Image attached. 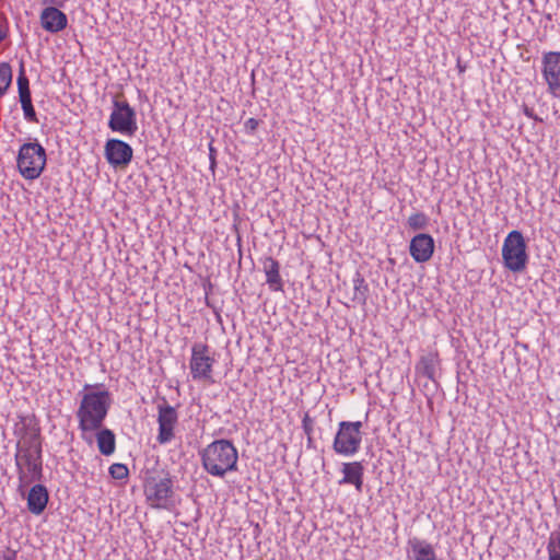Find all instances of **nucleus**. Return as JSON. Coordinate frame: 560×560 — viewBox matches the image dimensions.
Returning <instances> with one entry per match:
<instances>
[{"label":"nucleus","instance_id":"obj_1","mask_svg":"<svg viewBox=\"0 0 560 560\" xmlns=\"http://www.w3.org/2000/svg\"><path fill=\"white\" fill-rule=\"evenodd\" d=\"M84 388L86 392L82 395L77 418L82 439L91 444L95 431L103 425L112 401L107 390H90L91 385Z\"/></svg>","mask_w":560,"mask_h":560},{"label":"nucleus","instance_id":"obj_2","mask_svg":"<svg viewBox=\"0 0 560 560\" xmlns=\"http://www.w3.org/2000/svg\"><path fill=\"white\" fill-rule=\"evenodd\" d=\"M202 467L214 477H224L226 472L236 470L238 454L229 440H215L200 453Z\"/></svg>","mask_w":560,"mask_h":560},{"label":"nucleus","instance_id":"obj_3","mask_svg":"<svg viewBox=\"0 0 560 560\" xmlns=\"http://www.w3.org/2000/svg\"><path fill=\"white\" fill-rule=\"evenodd\" d=\"M46 150L38 142H27L21 145L16 165L20 174L28 180L38 178L45 170Z\"/></svg>","mask_w":560,"mask_h":560},{"label":"nucleus","instance_id":"obj_4","mask_svg":"<svg viewBox=\"0 0 560 560\" xmlns=\"http://www.w3.org/2000/svg\"><path fill=\"white\" fill-rule=\"evenodd\" d=\"M526 242L520 231L510 232L502 246L504 267L513 272H521L526 268L528 255Z\"/></svg>","mask_w":560,"mask_h":560},{"label":"nucleus","instance_id":"obj_5","mask_svg":"<svg viewBox=\"0 0 560 560\" xmlns=\"http://www.w3.org/2000/svg\"><path fill=\"white\" fill-rule=\"evenodd\" d=\"M361 428L362 422L360 421H341L334 440V451L343 456L357 454L362 442Z\"/></svg>","mask_w":560,"mask_h":560},{"label":"nucleus","instance_id":"obj_6","mask_svg":"<svg viewBox=\"0 0 560 560\" xmlns=\"http://www.w3.org/2000/svg\"><path fill=\"white\" fill-rule=\"evenodd\" d=\"M15 462L21 483L39 479L42 475L40 445L19 447Z\"/></svg>","mask_w":560,"mask_h":560},{"label":"nucleus","instance_id":"obj_7","mask_svg":"<svg viewBox=\"0 0 560 560\" xmlns=\"http://www.w3.org/2000/svg\"><path fill=\"white\" fill-rule=\"evenodd\" d=\"M108 127L115 132L127 136H133L136 133L138 129L136 112L127 101L114 98Z\"/></svg>","mask_w":560,"mask_h":560},{"label":"nucleus","instance_id":"obj_8","mask_svg":"<svg viewBox=\"0 0 560 560\" xmlns=\"http://www.w3.org/2000/svg\"><path fill=\"white\" fill-rule=\"evenodd\" d=\"M208 346L197 342L191 348L190 373L194 380H211L213 358L208 354Z\"/></svg>","mask_w":560,"mask_h":560},{"label":"nucleus","instance_id":"obj_9","mask_svg":"<svg viewBox=\"0 0 560 560\" xmlns=\"http://www.w3.org/2000/svg\"><path fill=\"white\" fill-rule=\"evenodd\" d=\"M542 75L548 84V91L560 97V52L549 51L542 56Z\"/></svg>","mask_w":560,"mask_h":560},{"label":"nucleus","instance_id":"obj_10","mask_svg":"<svg viewBox=\"0 0 560 560\" xmlns=\"http://www.w3.org/2000/svg\"><path fill=\"white\" fill-rule=\"evenodd\" d=\"M159 434L158 441L161 444H166L174 438V428L177 423V412L174 407L170 406L165 400L159 405Z\"/></svg>","mask_w":560,"mask_h":560},{"label":"nucleus","instance_id":"obj_11","mask_svg":"<svg viewBox=\"0 0 560 560\" xmlns=\"http://www.w3.org/2000/svg\"><path fill=\"white\" fill-rule=\"evenodd\" d=\"M172 493V480L170 478L153 479L145 486L147 499L154 508H165Z\"/></svg>","mask_w":560,"mask_h":560},{"label":"nucleus","instance_id":"obj_12","mask_svg":"<svg viewBox=\"0 0 560 560\" xmlns=\"http://www.w3.org/2000/svg\"><path fill=\"white\" fill-rule=\"evenodd\" d=\"M105 156L108 163L115 167L126 166L132 159V149L121 140L109 139L105 144Z\"/></svg>","mask_w":560,"mask_h":560},{"label":"nucleus","instance_id":"obj_13","mask_svg":"<svg viewBox=\"0 0 560 560\" xmlns=\"http://www.w3.org/2000/svg\"><path fill=\"white\" fill-rule=\"evenodd\" d=\"M19 100L23 109L24 118L30 122H37L36 112L32 104L30 82L25 74L24 65L21 63L18 77Z\"/></svg>","mask_w":560,"mask_h":560},{"label":"nucleus","instance_id":"obj_14","mask_svg":"<svg viewBox=\"0 0 560 560\" xmlns=\"http://www.w3.org/2000/svg\"><path fill=\"white\" fill-rule=\"evenodd\" d=\"M409 252L417 262L430 260L434 252L433 237L424 233L416 235L410 242Z\"/></svg>","mask_w":560,"mask_h":560},{"label":"nucleus","instance_id":"obj_15","mask_svg":"<svg viewBox=\"0 0 560 560\" xmlns=\"http://www.w3.org/2000/svg\"><path fill=\"white\" fill-rule=\"evenodd\" d=\"M60 7H47L40 13V25L49 33H58L67 27V15L59 10Z\"/></svg>","mask_w":560,"mask_h":560},{"label":"nucleus","instance_id":"obj_16","mask_svg":"<svg viewBox=\"0 0 560 560\" xmlns=\"http://www.w3.org/2000/svg\"><path fill=\"white\" fill-rule=\"evenodd\" d=\"M409 560H438L433 546L424 539L411 538L408 540Z\"/></svg>","mask_w":560,"mask_h":560},{"label":"nucleus","instance_id":"obj_17","mask_svg":"<svg viewBox=\"0 0 560 560\" xmlns=\"http://www.w3.org/2000/svg\"><path fill=\"white\" fill-rule=\"evenodd\" d=\"M343 478L339 480V485H353L357 491L361 492L363 487L364 467L360 462L343 463Z\"/></svg>","mask_w":560,"mask_h":560},{"label":"nucleus","instance_id":"obj_18","mask_svg":"<svg viewBox=\"0 0 560 560\" xmlns=\"http://www.w3.org/2000/svg\"><path fill=\"white\" fill-rule=\"evenodd\" d=\"M262 269L266 275V282L272 291H282L283 281L280 276V265L272 257H265L262 259Z\"/></svg>","mask_w":560,"mask_h":560},{"label":"nucleus","instance_id":"obj_19","mask_svg":"<svg viewBox=\"0 0 560 560\" xmlns=\"http://www.w3.org/2000/svg\"><path fill=\"white\" fill-rule=\"evenodd\" d=\"M48 502V491L42 485H35L31 488L27 495V508L30 512L39 515L46 508Z\"/></svg>","mask_w":560,"mask_h":560},{"label":"nucleus","instance_id":"obj_20","mask_svg":"<svg viewBox=\"0 0 560 560\" xmlns=\"http://www.w3.org/2000/svg\"><path fill=\"white\" fill-rule=\"evenodd\" d=\"M95 432L100 452L105 456L112 455L116 447V440L113 431L102 427Z\"/></svg>","mask_w":560,"mask_h":560},{"label":"nucleus","instance_id":"obj_21","mask_svg":"<svg viewBox=\"0 0 560 560\" xmlns=\"http://www.w3.org/2000/svg\"><path fill=\"white\" fill-rule=\"evenodd\" d=\"M353 290L352 300L360 304H364L368 298V285L360 275H357L353 279Z\"/></svg>","mask_w":560,"mask_h":560},{"label":"nucleus","instance_id":"obj_22","mask_svg":"<svg viewBox=\"0 0 560 560\" xmlns=\"http://www.w3.org/2000/svg\"><path fill=\"white\" fill-rule=\"evenodd\" d=\"M12 81V70L8 63H0V96H2Z\"/></svg>","mask_w":560,"mask_h":560},{"label":"nucleus","instance_id":"obj_23","mask_svg":"<svg viewBox=\"0 0 560 560\" xmlns=\"http://www.w3.org/2000/svg\"><path fill=\"white\" fill-rule=\"evenodd\" d=\"M549 560H560V536L551 535L547 546Z\"/></svg>","mask_w":560,"mask_h":560},{"label":"nucleus","instance_id":"obj_24","mask_svg":"<svg viewBox=\"0 0 560 560\" xmlns=\"http://www.w3.org/2000/svg\"><path fill=\"white\" fill-rule=\"evenodd\" d=\"M408 224L413 230L424 229L428 224V218L422 212H417L409 217Z\"/></svg>","mask_w":560,"mask_h":560},{"label":"nucleus","instance_id":"obj_25","mask_svg":"<svg viewBox=\"0 0 560 560\" xmlns=\"http://www.w3.org/2000/svg\"><path fill=\"white\" fill-rule=\"evenodd\" d=\"M109 474L114 479L121 480L128 477V468L124 464H113Z\"/></svg>","mask_w":560,"mask_h":560},{"label":"nucleus","instance_id":"obj_26","mask_svg":"<svg viewBox=\"0 0 560 560\" xmlns=\"http://www.w3.org/2000/svg\"><path fill=\"white\" fill-rule=\"evenodd\" d=\"M430 361H432L431 359H427V358H423L422 359V363L424 364V374L429 377V378H433V375H434V369L433 366L429 363Z\"/></svg>","mask_w":560,"mask_h":560},{"label":"nucleus","instance_id":"obj_27","mask_svg":"<svg viewBox=\"0 0 560 560\" xmlns=\"http://www.w3.org/2000/svg\"><path fill=\"white\" fill-rule=\"evenodd\" d=\"M39 2L47 7H63L66 0H39Z\"/></svg>","mask_w":560,"mask_h":560},{"label":"nucleus","instance_id":"obj_28","mask_svg":"<svg viewBox=\"0 0 560 560\" xmlns=\"http://www.w3.org/2000/svg\"><path fill=\"white\" fill-rule=\"evenodd\" d=\"M245 126H246L247 129L254 131L257 128V126H258V121L255 118H249L245 122Z\"/></svg>","mask_w":560,"mask_h":560},{"label":"nucleus","instance_id":"obj_29","mask_svg":"<svg viewBox=\"0 0 560 560\" xmlns=\"http://www.w3.org/2000/svg\"><path fill=\"white\" fill-rule=\"evenodd\" d=\"M16 553L14 551H9L2 556V560H15Z\"/></svg>","mask_w":560,"mask_h":560},{"label":"nucleus","instance_id":"obj_30","mask_svg":"<svg viewBox=\"0 0 560 560\" xmlns=\"http://www.w3.org/2000/svg\"><path fill=\"white\" fill-rule=\"evenodd\" d=\"M524 114L529 117V118H534V119H537V117L534 115V110L527 106H524Z\"/></svg>","mask_w":560,"mask_h":560}]
</instances>
